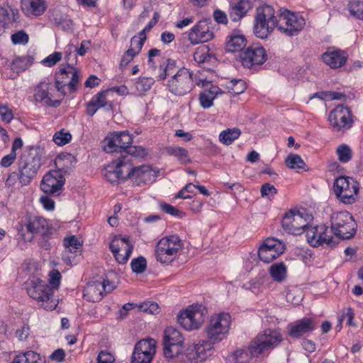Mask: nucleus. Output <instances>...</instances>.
<instances>
[{"label": "nucleus", "mask_w": 363, "mask_h": 363, "mask_svg": "<svg viewBox=\"0 0 363 363\" xmlns=\"http://www.w3.org/2000/svg\"><path fill=\"white\" fill-rule=\"evenodd\" d=\"M28 295L38 301L40 306L47 311L55 309L58 304V299L54 296L52 289L44 281L33 277L24 284Z\"/></svg>", "instance_id": "f257e3e1"}, {"label": "nucleus", "mask_w": 363, "mask_h": 363, "mask_svg": "<svg viewBox=\"0 0 363 363\" xmlns=\"http://www.w3.org/2000/svg\"><path fill=\"white\" fill-rule=\"evenodd\" d=\"M278 16H275L274 8L264 4L256 10L254 33L257 37L264 39L270 35L278 26Z\"/></svg>", "instance_id": "f03ea898"}, {"label": "nucleus", "mask_w": 363, "mask_h": 363, "mask_svg": "<svg viewBox=\"0 0 363 363\" xmlns=\"http://www.w3.org/2000/svg\"><path fill=\"white\" fill-rule=\"evenodd\" d=\"M183 247L184 242L178 235L164 236L156 245L155 258L161 264H169L177 257Z\"/></svg>", "instance_id": "7ed1b4c3"}, {"label": "nucleus", "mask_w": 363, "mask_h": 363, "mask_svg": "<svg viewBox=\"0 0 363 363\" xmlns=\"http://www.w3.org/2000/svg\"><path fill=\"white\" fill-rule=\"evenodd\" d=\"M331 230L339 239H350L356 233L357 224L347 211L334 212L330 216Z\"/></svg>", "instance_id": "20e7f679"}, {"label": "nucleus", "mask_w": 363, "mask_h": 363, "mask_svg": "<svg viewBox=\"0 0 363 363\" xmlns=\"http://www.w3.org/2000/svg\"><path fill=\"white\" fill-rule=\"evenodd\" d=\"M230 324L231 318L228 313L212 315L205 329L208 339L215 344L221 342L227 337Z\"/></svg>", "instance_id": "39448f33"}, {"label": "nucleus", "mask_w": 363, "mask_h": 363, "mask_svg": "<svg viewBox=\"0 0 363 363\" xmlns=\"http://www.w3.org/2000/svg\"><path fill=\"white\" fill-rule=\"evenodd\" d=\"M17 230L20 238L25 242H30L35 235L47 237L50 234V228L46 219L34 216L29 218L25 223H19Z\"/></svg>", "instance_id": "423d86ee"}, {"label": "nucleus", "mask_w": 363, "mask_h": 363, "mask_svg": "<svg viewBox=\"0 0 363 363\" xmlns=\"http://www.w3.org/2000/svg\"><path fill=\"white\" fill-rule=\"evenodd\" d=\"M79 82V72L69 65L61 66L55 74V87L62 96L77 91Z\"/></svg>", "instance_id": "0eeeda50"}, {"label": "nucleus", "mask_w": 363, "mask_h": 363, "mask_svg": "<svg viewBox=\"0 0 363 363\" xmlns=\"http://www.w3.org/2000/svg\"><path fill=\"white\" fill-rule=\"evenodd\" d=\"M206 313L207 311L204 306L194 304L179 313L177 321L186 330H197L203 325Z\"/></svg>", "instance_id": "6e6552de"}, {"label": "nucleus", "mask_w": 363, "mask_h": 363, "mask_svg": "<svg viewBox=\"0 0 363 363\" xmlns=\"http://www.w3.org/2000/svg\"><path fill=\"white\" fill-rule=\"evenodd\" d=\"M282 340L283 337L279 330H264L250 341L252 353L259 355L265 351L272 350Z\"/></svg>", "instance_id": "1a4fd4ad"}, {"label": "nucleus", "mask_w": 363, "mask_h": 363, "mask_svg": "<svg viewBox=\"0 0 363 363\" xmlns=\"http://www.w3.org/2000/svg\"><path fill=\"white\" fill-rule=\"evenodd\" d=\"M312 220V216L306 211L291 210L285 213L281 225L283 229L288 233L299 235L306 230Z\"/></svg>", "instance_id": "9d476101"}, {"label": "nucleus", "mask_w": 363, "mask_h": 363, "mask_svg": "<svg viewBox=\"0 0 363 363\" xmlns=\"http://www.w3.org/2000/svg\"><path fill=\"white\" fill-rule=\"evenodd\" d=\"M44 151L40 147L32 148L29 153V158L23 166L19 168V182L22 185L28 184L35 177L42 165V158Z\"/></svg>", "instance_id": "9b49d317"}, {"label": "nucleus", "mask_w": 363, "mask_h": 363, "mask_svg": "<svg viewBox=\"0 0 363 363\" xmlns=\"http://www.w3.org/2000/svg\"><path fill=\"white\" fill-rule=\"evenodd\" d=\"M328 121L333 131L340 133L350 130L354 123L351 110L343 105H338L330 111Z\"/></svg>", "instance_id": "f8f14e48"}, {"label": "nucleus", "mask_w": 363, "mask_h": 363, "mask_svg": "<svg viewBox=\"0 0 363 363\" xmlns=\"http://www.w3.org/2000/svg\"><path fill=\"white\" fill-rule=\"evenodd\" d=\"M194 86L193 72L185 67L179 69L167 82L169 91L179 96L189 93Z\"/></svg>", "instance_id": "ddd939ff"}, {"label": "nucleus", "mask_w": 363, "mask_h": 363, "mask_svg": "<svg viewBox=\"0 0 363 363\" xmlns=\"http://www.w3.org/2000/svg\"><path fill=\"white\" fill-rule=\"evenodd\" d=\"M359 191L356 180L349 177H340L334 183V192L337 197L344 203L350 204L355 201Z\"/></svg>", "instance_id": "4468645a"}, {"label": "nucleus", "mask_w": 363, "mask_h": 363, "mask_svg": "<svg viewBox=\"0 0 363 363\" xmlns=\"http://www.w3.org/2000/svg\"><path fill=\"white\" fill-rule=\"evenodd\" d=\"M278 30L289 36L297 35L305 25L302 16L287 10L278 15Z\"/></svg>", "instance_id": "2eb2a0df"}, {"label": "nucleus", "mask_w": 363, "mask_h": 363, "mask_svg": "<svg viewBox=\"0 0 363 363\" xmlns=\"http://www.w3.org/2000/svg\"><path fill=\"white\" fill-rule=\"evenodd\" d=\"M214 344L210 340H199L186 349L185 357L189 363H203L212 355Z\"/></svg>", "instance_id": "dca6fc26"}, {"label": "nucleus", "mask_w": 363, "mask_h": 363, "mask_svg": "<svg viewBox=\"0 0 363 363\" xmlns=\"http://www.w3.org/2000/svg\"><path fill=\"white\" fill-rule=\"evenodd\" d=\"M133 142L128 131L113 132L104 139V149L107 152L125 153Z\"/></svg>", "instance_id": "f3484780"}, {"label": "nucleus", "mask_w": 363, "mask_h": 363, "mask_svg": "<svg viewBox=\"0 0 363 363\" xmlns=\"http://www.w3.org/2000/svg\"><path fill=\"white\" fill-rule=\"evenodd\" d=\"M284 252V245L274 238L266 239L259 247L258 256L261 261L269 263L276 259Z\"/></svg>", "instance_id": "a211bd4d"}, {"label": "nucleus", "mask_w": 363, "mask_h": 363, "mask_svg": "<svg viewBox=\"0 0 363 363\" xmlns=\"http://www.w3.org/2000/svg\"><path fill=\"white\" fill-rule=\"evenodd\" d=\"M65 182L62 173L59 170L52 169L43 177L40 189L46 194H55L62 189Z\"/></svg>", "instance_id": "6ab92c4d"}, {"label": "nucleus", "mask_w": 363, "mask_h": 363, "mask_svg": "<svg viewBox=\"0 0 363 363\" xmlns=\"http://www.w3.org/2000/svg\"><path fill=\"white\" fill-rule=\"evenodd\" d=\"M242 65L246 68H252L262 65L267 60V53L263 47L250 46L240 53Z\"/></svg>", "instance_id": "aec40b11"}, {"label": "nucleus", "mask_w": 363, "mask_h": 363, "mask_svg": "<svg viewBox=\"0 0 363 363\" xmlns=\"http://www.w3.org/2000/svg\"><path fill=\"white\" fill-rule=\"evenodd\" d=\"M109 248L119 264H125L129 259L133 245L125 238L115 236L109 244Z\"/></svg>", "instance_id": "412c9836"}, {"label": "nucleus", "mask_w": 363, "mask_h": 363, "mask_svg": "<svg viewBox=\"0 0 363 363\" xmlns=\"http://www.w3.org/2000/svg\"><path fill=\"white\" fill-rule=\"evenodd\" d=\"M113 289L114 286L108 280L90 282L84 289V296L88 301L97 302L102 298L104 292L110 293Z\"/></svg>", "instance_id": "4be33fe9"}, {"label": "nucleus", "mask_w": 363, "mask_h": 363, "mask_svg": "<svg viewBox=\"0 0 363 363\" xmlns=\"http://www.w3.org/2000/svg\"><path fill=\"white\" fill-rule=\"evenodd\" d=\"M208 20L199 21L189 31V40L192 45L208 42L213 38V33L209 30Z\"/></svg>", "instance_id": "5701e85b"}, {"label": "nucleus", "mask_w": 363, "mask_h": 363, "mask_svg": "<svg viewBox=\"0 0 363 363\" xmlns=\"http://www.w3.org/2000/svg\"><path fill=\"white\" fill-rule=\"evenodd\" d=\"M316 328L312 318H303L288 325V334L292 338H298L302 335L313 331Z\"/></svg>", "instance_id": "b1692460"}, {"label": "nucleus", "mask_w": 363, "mask_h": 363, "mask_svg": "<svg viewBox=\"0 0 363 363\" xmlns=\"http://www.w3.org/2000/svg\"><path fill=\"white\" fill-rule=\"evenodd\" d=\"M323 61L332 69L343 66L347 60V55L341 50L328 49L322 55Z\"/></svg>", "instance_id": "393cba45"}, {"label": "nucleus", "mask_w": 363, "mask_h": 363, "mask_svg": "<svg viewBox=\"0 0 363 363\" xmlns=\"http://www.w3.org/2000/svg\"><path fill=\"white\" fill-rule=\"evenodd\" d=\"M49 89V84L45 82H40L35 89L34 99L35 101L50 107L59 106L61 104V101L52 100Z\"/></svg>", "instance_id": "a878e982"}, {"label": "nucleus", "mask_w": 363, "mask_h": 363, "mask_svg": "<svg viewBox=\"0 0 363 363\" xmlns=\"http://www.w3.org/2000/svg\"><path fill=\"white\" fill-rule=\"evenodd\" d=\"M47 7L45 0H21L22 10L28 17H37L43 15Z\"/></svg>", "instance_id": "bb28decb"}, {"label": "nucleus", "mask_w": 363, "mask_h": 363, "mask_svg": "<svg viewBox=\"0 0 363 363\" xmlns=\"http://www.w3.org/2000/svg\"><path fill=\"white\" fill-rule=\"evenodd\" d=\"M252 7V4L250 0H237L230 4L229 16L233 21H238L247 13Z\"/></svg>", "instance_id": "cd10ccee"}, {"label": "nucleus", "mask_w": 363, "mask_h": 363, "mask_svg": "<svg viewBox=\"0 0 363 363\" xmlns=\"http://www.w3.org/2000/svg\"><path fill=\"white\" fill-rule=\"evenodd\" d=\"M326 233V225H320L317 226H308L306 229V239L308 243L313 247H318L325 242V238H322L321 235Z\"/></svg>", "instance_id": "c85d7f7f"}, {"label": "nucleus", "mask_w": 363, "mask_h": 363, "mask_svg": "<svg viewBox=\"0 0 363 363\" xmlns=\"http://www.w3.org/2000/svg\"><path fill=\"white\" fill-rule=\"evenodd\" d=\"M247 45V39L244 35L238 32H233L226 40L225 50L228 52L241 51Z\"/></svg>", "instance_id": "c756f323"}, {"label": "nucleus", "mask_w": 363, "mask_h": 363, "mask_svg": "<svg viewBox=\"0 0 363 363\" xmlns=\"http://www.w3.org/2000/svg\"><path fill=\"white\" fill-rule=\"evenodd\" d=\"M250 342L247 348H239L233 352L228 357V363H249L252 357H258V354L252 353Z\"/></svg>", "instance_id": "7c9ffc66"}, {"label": "nucleus", "mask_w": 363, "mask_h": 363, "mask_svg": "<svg viewBox=\"0 0 363 363\" xmlns=\"http://www.w3.org/2000/svg\"><path fill=\"white\" fill-rule=\"evenodd\" d=\"M156 174L148 165H142L135 167V172L132 179H134L138 185L146 184L154 180Z\"/></svg>", "instance_id": "2f4dec72"}, {"label": "nucleus", "mask_w": 363, "mask_h": 363, "mask_svg": "<svg viewBox=\"0 0 363 363\" xmlns=\"http://www.w3.org/2000/svg\"><path fill=\"white\" fill-rule=\"evenodd\" d=\"M221 89L215 85L209 84V87L205 89L200 94V104L203 108H208L213 104V100L220 94H222Z\"/></svg>", "instance_id": "473e14b6"}, {"label": "nucleus", "mask_w": 363, "mask_h": 363, "mask_svg": "<svg viewBox=\"0 0 363 363\" xmlns=\"http://www.w3.org/2000/svg\"><path fill=\"white\" fill-rule=\"evenodd\" d=\"M116 166L118 169L121 179H133L135 167H133V160H131L130 155H122Z\"/></svg>", "instance_id": "72a5a7b5"}, {"label": "nucleus", "mask_w": 363, "mask_h": 363, "mask_svg": "<svg viewBox=\"0 0 363 363\" xmlns=\"http://www.w3.org/2000/svg\"><path fill=\"white\" fill-rule=\"evenodd\" d=\"M164 152L176 157L181 164H186L191 162L189 151L184 147L176 145L167 146L164 148Z\"/></svg>", "instance_id": "f704fd0d"}, {"label": "nucleus", "mask_w": 363, "mask_h": 363, "mask_svg": "<svg viewBox=\"0 0 363 363\" xmlns=\"http://www.w3.org/2000/svg\"><path fill=\"white\" fill-rule=\"evenodd\" d=\"M107 91H100L94 95L86 105V113L92 116L98 109L106 106L108 101L106 99Z\"/></svg>", "instance_id": "c9c22d12"}, {"label": "nucleus", "mask_w": 363, "mask_h": 363, "mask_svg": "<svg viewBox=\"0 0 363 363\" xmlns=\"http://www.w3.org/2000/svg\"><path fill=\"white\" fill-rule=\"evenodd\" d=\"M162 344H177L184 347V338L180 331L173 327H168L164 332Z\"/></svg>", "instance_id": "e433bc0d"}, {"label": "nucleus", "mask_w": 363, "mask_h": 363, "mask_svg": "<svg viewBox=\"0 0 363 363\" xmlns=\"http://www.w3.org/2000/svg\"><path fill=\"white\" fill-rule=\"evenodd\" d=\"M156 350V342L154 339H145L138 342L135 346L134 352L142 354L153 357Z\"/></svg>", "instance_id": "4c0bfd02"}, {"label": "nucleus", "mask_w": 363, "mask_h": 363, "mask_svg": "<svg viewBox=\"0 0 363 363\" xmlns=\"http://www.w3.org/2000/svg\"><path fill=\"white\" fill-rule=\"evenodd\" d=\"M74 162V158L70 154L59 155L55 160V170H59L64 175L72 169Z\"/></svg>", "instance_id": "58836bf2"}, {"label": "nucleus", "mask_w": 363, "mask_h": 363, "mask_svg": "<svg viewBox=\"0 0 363 363\" xmlns=\"http://www.w3.org/2000/svg\"><path fill=\"white\" fill-rule=\"evenodd\" d=\"M269 273L274 281L281 283L286 278V266L284 262L272 264L269 269Z\"/></svg>", "instance_id": "ea45409f"}, {"label": "nucleus", "mask_w": 363, "mask_h": 363, "mask_svg": "<svg viewBox=\"0 0 363 363\" xmlns=\"http://www.w3.org/2000/svg\"><path fill=\"white\" fill-rule=\"evenodd\" d=\"M12 363H45V360L39 354L28 351L16 355Z\"/></svg>", "instance_id": "a19ab883"}, {"label": "nucleus", "mask_w": 363, "mask_h": 363, "mask_svg": "<svg viewBox=\"0 0 363 363\" xmlns=\"http://www.w3.org/2000/svg\"><path fill=\"white\" fill-rule=\"evenodd\" d=\"M32 63L33 58L30 56L16 57L11 62V67L13 72L19 73L28 69Z\"/></svg>", "instance_id": "79ce46f5"}, {"label": "nucleus", "mask_w": 363, "mask_h": 363, "mask_svg": "<svg viewBox=\"0 0 363 363\" xmlns=\"http://www.w3.org/2000/svg\"><path fill=\"white\" fill-rule=\"evenodd\" d=\"M176 68V62L172 59H167L164 63L160 64L158 69L155 70L157 73V77L160 80L164 79L168 75L173 73Z\"/></svg>", "instance_id": "37998d69"}, {"label": "nucleus", "mask_w": 363, "mask_h": 363, "mask_svg": "<svg viewBox=\"0 0 363 363\" xmlns=\"http://www.w3.org/2000/svg\"><path fill=\"white\" fill-rule=\"evenodd\" d=\"M241 134V131L239 128H228L225 130H223L219 134V140L220 143L225 145H229L233 143V142L238 139Z\"/></svg>", "instance_id": "c03bdc74"}, {"label": "nucleus", "mask_w": 363, "mask_h": 363, "mask_svg": "<svg viewBox=\"0 0 363 363\" xmlns=\"http://www.w3.org/2000/svg\"><path fill=\"white\" fill-rule=\"evenodd\" d=\"M63 245L66 250L78 252L83 245V242L77 236L71 235L63 239Z\"/></svg>", "instance_id": "a18cd8bd"}, {"label": "nucleus", "mask_w": 363, "mask_h": 363, "mask_svg": "<svg viewBox=\"0 0 363 363\" xmlns=\"http://www.w3.org/2000/svg\"><path fill=\"white\" fill-rule=\"evenodd\" d=\"M184 347L177 344L163 345V355L167 359H174L182 352Z\"/></svg>", "instance_id": "49530a36"}, {"label": "nucleus", "mask_w": 363, "mask_h": 363, "mask_svg": "<svg viewBox=\"0 0 363 363\" xmlns=\"http://www.w3.org/2000/svg\"><path fill=\"white\" fill-rule=\"evenodd\" d=\"M211 57L212 55L208 45H201L197 48L194 54V60L200 64L210 61Z\"/></svg>", "instance_id": "de8ad7c7"}, {"label": "nucleus", "mask_w": 363, "mask_h": 363, "mask_svg": "<svg viewBox=\"0 0 363 363\" xmlns=\"http://www.w3.org/2000/svg\"><path fill=\"white\" fill-rule=\"evenodd\" d=\"M155 80L152 77H140L135 83V89L138 94L141 95L149 91Z\"/></svg>", "instance_id": "09e8293b"}, {"label": "nucleus", "mask_w": 363, "mask_h": 363, "mask_svg": "<svg viewBox=\"0 0 363 363\" xmlns=\"http://www.w3.org/2000/svg\"><path fill=\"white\" fill-rule=\"evenodd\" d=\"M145 32L146 28H144L139 33L138 36H134L130 40L131 48L130 49H134V52H135V55H138L142 50V48L146 40Z\"/></svg>", "instance_id": "8fccbe9b"}, {"label": "nucleus", "mask_w": 363, "mask_h": 363, "mask_svg": "<svg viewBox=\"0 0 363 363\" xmlns=\"http://www.w3.org/2000/svg\"><path fill=\"white\" fill-rule=\"evenodd\" d=\"M348 10L352 16L363 20V1H351L348 4Z\"/></svg>", "instance_id": "3c124183"}, {"label": "nucleus", "mask_w": 363, "mask_h": 363, "mask_svg": "<svg viewBox=\"0 0 363 363\" xmlns=\"http://www.w3.org/2000/svg\"><path fill=\"white\" fill-rule=\"evenodd\" d=\"M286 166L290 169H303L305 163L298 155L290 154L285 160Z\"/></svg>", "instance_id": "603ef678"}, {"label": "nucleus", "mask_w": 363, "mask_h": 363, "mask_svg": "<svg viewBox=\"0 0 363 363\" xmlns=\"http://www.w3.org/2000/svg\"><path fill=\"white\" fill-rule=\"evenodd\" d=\"M338 159L341 162L346 163L349 162L352 156V152L350 147L347 145H340L336 150Z\"/></svg>", "instance_id": "864d4df0"}, {"label": "nucleus", "mask_w": 363, "mask_h": 363, "mask_svg": "<svg viewBox=\"0 0 363 363\" xmlns=\"http://www.w3.org/2000/svg\"><path fill=\"white\" fill-rule=\"evenodd\" d=\"M72 139V135L65 130L56 132L53 135V141L60 146H62L68 143Z\"/></svg>", "instance_id": "5fc2aeb1"}, {"label": "nucleus", "mask_w": 363, "mask_h": 363, "mask_svg": "<svg viewBox=\"0 0 363 363\" xmlns=\"http://www.w3.org/2000/svg\"><path fill=\"white\" fill-rule=\"evenodd\" d=\"M104 176L107 181L111 183H114L116 182L118 179H121V177L118 172L117 167L113 164L108 165L106 168Z\"/></svg>", "instance_id": "6e6d98bb"}, {"label": "nucleus", "mask_w": 363, "mask_h": 363, "mask_svg": "<svg viewBox=\"0 0 363 363\" xmlns=\"http://www.w3.org/2000/svg\"><path fill=\"white\" fill-rule=\"evenodd\" d=\"M228 88L235 95L243 93L246 89V83L242 79H233L230 81Z\"/></svg>", "instance_id": "4d7b16f0"}, {"label": "nucleus", "mask_w": 363, "mask_h": 363, "mask_svg": "<svg viewBox=\"0 0 363 363\" xmlns=\"http://www.w3.org/2000/svg\"><path fill=\"white\" fill-rule=\"evenodd\" d=\"M131 268L133 272L140 274L145 272L147 267V261L143 257H139L131 261Z\"/></svg>", "instance_id": "13d9d810"}, {"label": "nucleus", "mask_w": 363, "mask_h": 363, "mask_svg": "<svg viewBox=\"0 0 363 363\" xmlns=\"http://www.w3.org/2000/svg\"><path fill=\"white\" fill-rule=\"evenodd\" d=\"M344 96H345L342 94L337 93V92L323 91V92L315 93L313 96H311L310 99H312L315 97H317L322 100H324V99L340 100Z\"/></svg>", "instance_id": "bf43d9fd"}, {"label": "nucleus", "mask_w": 363, "mask_h": 363, "mask_svg": "<svg viewBox=\"0 0 363 363\" xmlns=\"http://www.w3.org/2000/svg\"><path fill=\"white\" fill-rule=\"evenodd\" d=\"M0 117L2 121L10 123L13 118V113L9 104H0Z\"/></svg>", "instance_id": "052dcab7"}, {"label": "nucleus", "mask_w": 363, "mask_h": 363, "mask_svg": "<svg viewBox=\"0 0 363 363\" xmlns=\"http://www.w3.org/2000/svg\"><path fill=\"white\" fill-rule=\"evenodd\" d=\"M146 155V150L142 146H129L124 155H130L133 160V157H143Z\"/></svg>", "instance_id": "680f3d73"}, {"label": "nucleus", "mask_w": 363, "mask_h": 363, "mask_svg": "<svg viewBox=\"0 0 363 363\" xmlns=\"http://www.w3.org/2000/svg\"><path fill=\"white\" fill-rule=\"evenodd\" d=\"M160 209L167 214H169L176 217H182L184 213L179 211L177 208L164 202L160 203Z\"/></svg>", "instance_id": "e2e57ef3"}, {"label": "nucleus", "mask_w": 363, "mask_h": 363, "mask_svg": "<svg viewBox=\"0 0 363 363\" xmlns=\"http://www.w3.org/2000/svg\"><path fill=\"white\" fill-rule=\"evenodd\" d=\"M139 310L147 313L155 314L159 312V306L155 302H144L139 306Z\"/></svg>", "instance_id": "0e129e2a"}, {"label": "nucleus", "mask_w": 363, "mask_h": 363, "mask_svg": "<svg viewBox=\"0 0 363 363\" xmlns=\"http://www.w3.org/2000/svg\"><path fill=\"white\" fill-rule=\"evenodd\" d=\"M60 273L55 269L52 270L49 274V284L51 285L50 288L54 291L55 289H57L61 279Z\"/></svg>", "instance_id": "69168bd1"}, {"label": "nucleus", "mask_w": 363, "mask_h": 363, "mask_svg": "<svg viewBox=\"0 0 363 363\" xmlns=\"http://www.w3.org/2000/svg\"><path fill=\"white\" fill-rule=\"evenodd\" d=\"M11 41L13 44L25 45L28 42V35L23 30L15 33L11 35Z\"/></svg>", "instance_id": "338daca9"}, {"label": "nucleus", "mask_w": 363, "mask_h": 363, "mask_svg": "<svg viewBox=\"0 0 363 363\" xmlns=\"http://www.w3.org/2000/svg\"><path fill=\"white\" fill-rule=\"evenodd\" d=\"M146 354H140V352H134L132 354L131 363H150L152 360L153 357L149 356L147 357Z\"/></svg>", "instance_id": "774afa93"}]
</instances>
